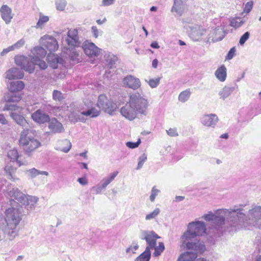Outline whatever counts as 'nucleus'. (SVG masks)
<instances>
[{"label": "nucleus", "mask_w": 261, "mask_h": 261, "mask_svg": "<svg viewBox=\"0 0 261 261\" xmlns=\"http://www.w3.org/2000/svg\"><path fill=\"white\" fill-rule=\"evenodd\" d=\"M175 198L176 201H180L184 199V197L181 196H176Z\"/></svg>", "instance_id": "64"}, {"label": "nucleus", "mask_w": 261, "mask_h": 261, "mask_svg": "<svg viewBox=\"0 0 261 261\" xmlns=\"http://www.w3.org/2000/svg\"><path fill=\"white\" fill-rule=\"evenodd\" d=\"M148 106L147 99L136 92L129 95L128 100L120 108V113L126 119L133 121L138 115L146 116Z\"/></svg>", "instance_id": "3"}, {"label": "nucleus", "mask_w": 261, "mask_h": 261, "mask_svg": "<svg viewBox=\"0 0 261 261\" xmlns=\"http://www.w3.org/2000/svg\"><path fill=\"white\" fill-rule=\"evenodd\" d=\"M110 59H107V62H109L110 67H111L114 63L116 60V57L113 55H109Z\"/></svg>", "instance_id": "60"}, {"label": "nucleus", "mask_w": 261, "mask_h": 261, "mask_svg": "<svg viewBox=\"0 0 261 261\" xmlns=\"http://www.w3.org/2000/svg\"><path fill=\"white\" fill-rule=\"evenodd\" d=\"M23 108L16 105L6 103L4 108V111H11L10 116L18 125L22 127L28 125L27 121L25 119L22 113Z\"/></svg>", "instance_id": "10"}, {"label": "nucleus", "mask_w": 261, "mask_h": 261, "mask_svg": "<svg viewBox=\"0 0 261 261\" xmlns=\"http://www.w3.org/2000/svg\"><path fill=\"white\" fill-rule=\"evenodd\" d=\"M77 180L82 186H85L88 184V180L85 177L79 178Z\"/></svg>", "instance_id": "59"}, {"label": "nucleus", "mask_w": 261, "mask_h": 261, "mask_svg": "<svg viewBox=\"0 0 261 261\" xmlns=\"http://www.w3.org/2000/svg\"><path fill=\"white\" fill-rule=\"evenodd\" d=\"M8 158L10 160V162L13 164H16L17 166H20L23 164L20 160V156L18 155L17 149L13 148L10 150L7 154Z\"/></svg>", "instance_id": "27"}, {"label": "nucleus", "mask_w": 261, "mask_h": 261, "mask_svg": "<svg viewBox=\"0 0 261 261\" xmlns=\"http://www.w3.org/2000/svg\"><path fill=\"white\" fill-rule=\"evenodd\" d=\"M158 64V60L156 59H154L152 62V67L153 68H156Z\"/></svg>", "instance_id": "63"}, {"label": "nucleus", "mask_w": 261, "mask_h": 261, "mask_svg": "<svg viewBox=\"0 0 261 261\" xmlns=\"http://www.w3.org/2000/svg\"><path fill=\"white\" fill-rule=\"evenodd\" d=\"M160 190L157 189L155 186L153 187L151 190V194L149 196V199L151 202H154L156 196L160 193Z\"/></svg>", "instance_id": "48"}, {"label": "nucleus", "mask_w": 261, "mask_h": 261, "mask_svg": "<svg viewBox=\"0 0 261 261\" xmlns=\"http://www.w3.org/2000/svg\"><path fill=\"white\" fill-rule=\"evenodd\" d=\"M250 37V33L248 32L245 33L240 38L239 43L240 45H243L245 42L249 39Z\"/></svg>", "instance_id": "54"}, {"label": "nucleus", "mask_w": 261, "mask_h": 261, "mask_svg": "<svg viewBox=\"0 0 261 261\" xmlns=\"http://www.w3.org/2000/svg\"><path fill=\"white\" fill-rule=\"evenodd\" d=\"M0 124L3 125H8V121L3 114H0Z\"/></svg>", "instance_id": "57"}, {"label": "nucleus", "mask_w": 261, "mask_h": 261, "mask_svg": "<svg viewBox=\"0 0 261 261\" xmlns=\"http://www.w3.org/2000/svg\"><path fill=\"white\" fill-rule=\"evenodd\" d=\"M62 59L59 58L57 55L54 54H49L47 56V61L50 66L54 69L57 68L58 64L60 63Z\"/></svg>", "instance_id": "30"}, {"label": "nucleus", "mask_w": 261, "mask_h": 261, "mask_svg": "<svg viewBox=\"0 0 261 261\" xmlns=\"http://www.w3.org/2000/svg\"><path fill=\"white\" fill-rule=\"evenodd\" d=\"M106 190L101 184L99 182L96 185L93 186L91 188L92 191H93L94 194H99L101 193L103 190Z\"/></svg>", "instance_id": "47"}, {"label": "nucleus", "mask_w": 261, "mask_h": 261, "mask_svg": "<svg viewBox=\"0 0 261 261\" xmlns=\"http://www.w3.org/2000/svg\"><path fill=\"white\" fill-rule=\"evenodd\" d=\"M237 208H239L238 206ZM240 213L243 214V216L240 217V214L236 213L234 216V221L237 222L238 225L234 226V230H237L241 227H247L249 226H254L259 227L261 225V206H256L249 211L248 217L242 212V208H239Z\"/></svg>", "instance_id": "6"}, {"label": "nucleus", "mask_w": 261, "mask_h": 261, "mask_svg": "<svg viewBox=\"0 0 261 261\" xmlns=\"http://www.w3.org/2000/svg\"><path fill=\"white\" fill-rule=\"evenodd\" d=\"M97 105L99 108L104 110L109 114L112 113L117 109L116 104L109 100L104 94L99 96Z\"/></svg>", "instance_id": "12"}, {"label": "nucleus", "mask_w": 261, "mask_h": 261, "mask_svg": "<svg viewBox=\"0 0 261 261\" xmlns=\"http://www.w3.org/2000/svg\"><path fill=\"white\" fill-rule=\"evenodd\" d=\"M215 75L220 82H223L227 77V69L224 65H221L215 72Z\"/></svg>", "instance_id": "29"}, {"label": "nucleus", "mask_w": 261, "mask_h": 261, "mask_svg": "<svg viewBox=\"0 0 261 261\" xmlns=\"http://www.w3.org/2000/svg\"><path fill=\"white\" fill-rule=\"evenodd\" d=\"M55 5L57 10L63 11L67 5V2L66 0H55Z\"/></svg>", "instance_id": "43"}, {"label": "nucleus", "mask_w": 261, "mask_h": 261, "mask_svg": "<svg viewBox=\"0 0 261 261\" xmlns=\"http://www.w3.org/2000/svg\"><path fill=\"white\" fill-rule=\"evenodd\" d=\"M79 47H67L65 53L70 57V59L76 63L81 62L82 53L77 50Z\"/></svg>", "instance_id": "23"}, {"label": "nucleus", "mask_w": 261, "mask_h": 261, "mask_svg": "<svg viewBox=\"0 0 261 261\" xmlns=\"http://www.w3.org/2000/svg\"><path fill=\"white\" fill-rule=\"evenodd\" d=\"M115 0H102V5L103 6H108L114 4Z\"/></svg>", "instance_id": "61"}, {"label": "nucleus", "mask_w": 261, "mask_h": 261, "mask_svg": "<svg viewBox=\"0 0 261 261\" xmlns=\"http://www.w3.org/2000/svg\"><path fill=\"white\" fill-rule=\"evenodd\" d=\"M147 155L145 153H143L141 156L139 157L138 163L136 168L137 170H139L143 167V165L147 160Z\"/></svg>", "instance_id": "46"}, {"label": "nucleus", "mask_w": 261, "mask_h": 261, "mask_svg": "<svg viewBox=\"0 0 261 261\" xmlns=\"http://www.w3.org/2000/svg\"><path fill=\"white\" fill-rule=\"evenodd\" d=\"M218 121L219 118L215 114H204L200 118L201 124L207 127L214 128Z\"/></svg>", "instance_id": "17"}, {"label": "nucleus", "mask_w": 261, "mask_h": 261, "mask_svg": "<svg viewBox=\"0 0 261 261\" xmlns=\"http://www.w3.org/2000/svg\"><path fill=\"white\" fill-rule=\"evenodd\" d=\"M166 132L170 137H175L178 136L176 128H170L169 129L166 130Z\"/></svg>", "instance_id": "52"}, {"label": "nucleus", "mask_w": 261, "mask_h": 261, "mask_svg": "<svg viewBox=\"0 0 261 261\" xmlns=\"http://www.w3.org/2000/svg\"><path fill=\"white\" fill-rule=\"evenodd\" d=\"M253 2L250 1L247 2L244 8L243 11L242 13V14L243 15L244 13L248 14L252 10L253 7Z\"/></svg>", "instance_id": "51"}, {"label": "nucleus", "mask_w": 261, "mask_h": 261, "mask_svg": "<svg viewBox=\"0 0 261 261\" xmlns=\"http://www.w3.org/2000/svg\"><path fill=\"white\" fill-rule=\"evenodd\" d=\"M139 248V245L137 241H133L131 245L126 249V254L128 256H132L136 253Z\"/></svg>", "instance_id": "41"}, {"label": "nucleus", "mask_w": 261, "mask_h": 261, "mask_svg": "<svg viewBox=\"0 0 261 261\" xmlns=\"http://www.w3.org/2000/svg\"><path fill=\"white\" fill-rule=\"evenodd\" d=\"M196 252L187 251L180 255L177 261H191L197 257V251Z\"/></svg>", "instance_id": "32"}, {"label": "nucleus", "mask_w": 261, "mask_h": 261, "mask_svg": "<svg viewBox=\"0 0 261 261\" xmlns=\"http://www.w3.org/2000/svg\"><path fill=\"white\" fill-rule=\"evenodd\" d=\"M49 20V17L48 16L44 15L40 13L39 15L38 20L35 27V28L42 29Z\"/></svg>", "instance_id": "34"}, {"label": "nucleus", "mask_w": 261, "mask_h": 261, "mask_svg": "<svg viewBox=\"0 0 261 261\" xmlns=\"http://www.w3.org/2000/svg\"><path fill=\"white\" fill-rule=\"evenodd\" d=\"M0 13L2 19L6 24H9L13 17L12 9L7 5H3L0 8Z\"/></svg>", "instance_id": "19"}, {"label": "nucleus", "mask_w": 261, "mask_h": 261, "mask_svg": "<svg viewBox=\"0 0 261 261\" xmlns=\"http://www.w3.org/2000/svg\"><path fill=\"white\" fill-rule=\"evenodd\" d=\"M153 248H154V252L153 253V256L157 257L160 255L162 252H163V251L164 250V244L162 242H160L159 244V246L156 247L155 246Z\"/></svg>", "instance_id": "45"}, {"label": "nucleus", "mask_w": 261, "mask_h": 261, "mask_svg": "<svg viewBox=\"0 0 261 261\" xmlns=\"http://www.w3.org/2000/svg\"><path fill=\"white\" fill-rule=\"evenodd\" d=\"M234 91V88L229 86H224L219 92V95L220 98L222 100H225Z\"/></svg>", "instance_id": "33"}, {"label": "nucleus", "mask_w": 261, "mask_h": 261, "mask_svg": "<svg viewBox=\"0 0 261 261\" xmlns=\"http://www.w3.org/2000/svg\"><path fill=\"white\" fill-rule=\"evenodd\" d=\"M46 51L41 46H35L31 51L29 57L23 55H17L14 60L16 64L29 73L34 71L35 66L38 65L41 69H45L47 67V64L42 59L46 55Z\"/></svg>", "instance_id": "5"}, {"label": "nucleus", "mask_w": 261, "mask_h": 261, "mask_svg": "<svg viewBox=\"0 0 261 261\" xmlns=\"http://www.w3.org/2000/svg\"><path fill=\"white\" fill-rule=\"evenodd\" d=\"M191 95V91L190 89H186L179 93L178 97V100L182 103H185L190 99Z\"/></svg>", "instance_id": "38"}, {"label": "nucleus", "mask_w": 261, "mask_h": 261, "mask_svg": "<svg viewBox=\"0 0 261 261\" xmlns=\"http://www.w3.org/2000/svg\"><path fill=\"white\" fill-rule=\"evenodd\" d=\"M7 194L10 197L14 198L23 204L26 210L29 212L35 208V205L38 201V197L25 195L17 188L12 186L11 184L7 187Z\"/></svg>", "instance_id": "7"}, {"label": "nucleus", "mask_w": 261, "mask_h": 261, "mask_svg": "<svg viewBox=\"0 0 261 261\" xmlns=\"http://www.w3.org/2000/svg\"><path fill=\"white\" fill-rule=\"evenodd\" d=\"M150 46L151 47H152L153 48L158 49L160 47V46L159 45L158 43L156 41L152 42L151 43Z\"/></svg>", "instance_id": "62"}, {"label": "nucleus", "mask_w": 261, "mask_h": 261, "mask_svg": "<svg viewBox=\"0 0 261 261\" xmlns=\"http://www.w3.org/2000/svg\"><path fill=\"white\" fill-rule=\"evenodd\" d=\"M82 47L85 54L90 58L98 57L101 51V49L89 40L85 41L82 45Z\"/></svg>", "instance_id": "13"}, {"label": "nucleus", "mask_w": 261, "mask_h": 261, "mask_svg": "<svg viewBox=\"0 0 261 261\" xmlns=\"http://www.w3.org/2000/svg\"><path fill=\"white\" fill-rule=\"evenodd\" d=\"M71 147V142L67 139H64L58 142L56 149L67 153L70 150Z\"/></svg>", "instance_id": "28"}, {"label": "nucleus", "mask_w": 261, "mask_h": 261, "mask_svg": "<svg viewBox=\"0 0 261 261\" xmlns=\"http://www.w3.org/2000/svg\"><path fill=\"white\" fill-rule=\"evenodd\" d=\"M118 171H115L111 173L109 175L105 177L99 182L103 187L106 189L107 187L114 180L115 178L118 175Z\"/></svg>", "instance_id": "31"}, {"label": "nucleus", "mask_w": 261, "mask_h": 261, "mask_svg": "<svg viewBox=\"0 0 261 261\" xmlns=\"http://www.w3.org/2000/svg\"><path fill=\"white\" fill-rule=\"evenodd\" d=\"M240 210L235 206L229 209L218 210L215 213L208 212L204 214L202 218L205 221L211 222L215 225V228L220 230L224 227H231L230 230H234V226L238 225L237 222L234 221V216L236 213L240 214V217L243 216V214L240 213Z\"/></svg>", "instance_id": "4"}, {"label": "nucleus", "mask_w": 261, "mask_h": 261, "mask_svg": "<svg viewBox=\"0 0 261 261\" xmlns=\"http://www.w3.org/2000/svg\"><path fill=\"white\" fill-rule=\"evenodd\" d=\"M206 228L204 222L194 221L189 223L187 229L180 237V242L188 250H193L202 253L205 250L204 244L199 241L193 242V240L198 236L205 234Z\"/></svg>", "instance_id": "2"}, {"label": "nucleus", "mask_w": 261, "mask_h": 261, "mask_svg": "<svg viewBox=\"0 0 261 261\" xmlns=\"http://www.w3.org/2000/svg\"><path fill=\"white\" fill-rule=\"evenodd\" d=\"M32 119L39 124H43L49 121V116L41 110H38L32 114Z\"/></svg>", "instance_id": "20"}, {"label": "nucleus", "mask_w": 261, "mask_h": 261, "mask_svg": "<svg viewBox=\"0 0 261 261\" xmlns=\"http://www.w3.org/2000/svg\"><path fill=\"white\" fill-rule=\"evenodd\" d=\"M65 42L69 47H80L81 42L76 29H71L68 31Z\"/></svg>", "instance_id": "15"}, {"label": "nucleus", "mask_w": 261, "mask_h": 261, "mask_svg": "<svg viewBox=\"0 0 261 261\" xmlns=\"http://www.w3.org/2000/svg\"><path fill=\"white\" fill-rule=\"evenodd\" d=\"M161 77L154 79H149V80H145V81L149 85L151 88H156L160 84Z\"/></svg>", "instance_id": "42"}, {"label": "nucleus", "mask_w": 261, "mask_h": 261, "mask_svg": "<svg viewBox=\"0 0 261 261\" xmlns=\"http://www.w3.org/2000/svg\"><path fill=\"white\" fill-rule=\"evenodd\" d=\"M236 48L234 47H232L228 51V53L226 57V60L232 59L236 54Z\"/></svg>", "instance_id": "55"}, {"label": "nucleus", "mask_w": 261, "mask_h": 261, "mask_svg": "<svg viewBox=\"0 0 261 261\" xmlns=\"http://www.w3.org/2000/svg\"><path fill=\"white\" fill-rule=\"evenodd\" d=\"M28 176L32 178L36 177L38 175H44L45 176L48 175V173L45 171H39L35 168L30 169L27 171Z\"/></svg>", "instance_id": "40"}, {"label": "nucleus", "mask_w": 261, "mask_h": 261, "mask_svg": "<svg viewBox=\"0 0 261 261\" xmlns=\"http://www.w3.org/2000/svg\"><path fill=\"white\" fill-rule=\"evenodd\" d=\"M151 257V252L149 247H146L145 251L138 256L135 261H149Z\"/></svg>", "instance_id": "39"}, {"label": "nucleus", "mask_w": 261, "mask_h": 261, "mask_svg": "<svg viewBox=\"0 0 261 261\" xmlns=\"http://www.w3.org/2000/svg\"><path fill=\"white\" fill-rule=\"evenodd\" d=\"M123 84L125 87L133 90H136L141 86L140 80L133 75H128L123 80Z\"/></svg>", "instance_id": "18"}, {"label": "nucleus", "mask_w": 261, "mask_h": 261, "mask_svg": "<svg viewBox=\"0 0 261 261\" xmlns=\"http://www.w3.org/2000/svg\"><path fill=\"white\" fill-rule=\"evenodd\" d=\"M17 167L18 166L16 165V164H13L10 162V163H8L5 167V171L8 175V178L13 181H15L19 179V178L15 175V173L16 172Z\"/></svg>", "instance_id": "25"}, {"label": "nucleus", "mask_w": 261, "mask_h": 261, "mask_svg": "<svg viewBox=\"0 0 261 261\" xmlns=\"http://www.w3.org/2000/svg\"><path fill=\"white\" fill-rule=\"evenodd\" d=\"M6 78L12 80L14 79H22L24 77V72L17 68H12L5 73Z\"/></svg>", "instance_id": "22"}, {"label": "nucleus", "mask_w": 261, "mask_h": 261, "mask_svg": "<svg viewBox=\"0 0 261 261\" xmlns=\"http://www.w3.org/2000/svg\"><path fill=\"white\" fill-rule=\"evenodd\" d=\"M184 28L188 32L190 38L194 41H199L202 40L207 33L206 30L199 24L191 25L192 20L182 19Z\"/></svg>", "instance_id": "9"}, {"label": "nucleus", "mask_w": 261, "mask_h": 261, "mask_svg": "<svg viewBox=\"0 0 261 261\" xmlns=\"http://www.w3.org/2000/svg\"><path fill=\"white\" fill-rule=\"evenodd\" d=\"M39 43L45 47L50 52L56 51L59 48V44L56 38L50 35H45L39 40Z\"/></svg>", "instance_id": "14"}, {"label": "nucleus", "mask_w": 261, "mask_h": 261, "mask_svg": "<svg viewBox=\"0 0 261 261\" xmlns=\"http://www.w3.org/2000/svg\"><path fill=\"white\" fill-rule=\"evenodd\" d=\"M20 146L24 152L30 153L41 145L40 142L35 138L34 132L29 129H23L19 139Z\"/></svg>", "instance_id": "8"}, {"label": "nucleus", "mask_w": 261, "mask_h": 261, "mask_svg": "<svg viewBox=\"0 0 261 261\" xmlns=\"http://www.w3.org/2000/svg\"><path fill=\"white\" fill-rule=\"evenodd\" d=\"M25 41L24 39L22 38L17 41L15 43L11 45L13 50L18 49L22 47L25 44Z\"/></svg>", "instance_id": "50"}, {"label": "nucleus", "mask_w": 261, "mask_h": 261, "mask_svg": "<svg viewBox=\"0 0 261 261\" xmlns=\"http://www.w3.org/2000/svg\"><path fill=\"white\" fill-rule=\"evenodd\" d=\"M229 21L230 27L234 29H238L245 22V20L241 17H236L230 18Z\"/></svg>", "instance_id": "37"}, {"label": "nucleus", "mask_w": 261, "mask_h": 261, "mask_svg": "<svg viewBox=\"0 0 261 261\" xmlns=\"http://www.w3.org/2000/svg\"><path fill=\"white\" fill-rule=\"evenodd\" d=\"M22 98V94L13 93L12 94H8L6 95L4 97V99L7 102H18L21 100Z\"/></svg>", "instance_id": "35"}, {"label": "nucleus", "mask_w": 261, "mask_h": 261, "mask_svg": "<svg viewBox=\"0 0 261 261\" xmlns=\"http://www.w3.org/2000/svg\"><path fill=\"white\" fill-rule=\"evenodd\" d=\"M53 98L54 100L60 101L64 98V97L60 91L55 90L53 92Z\"/></svg>", "instance_id": "49"}, {"label": "nucleus", "mask_w": 261, "mask_h": 261, "mask_svg": "<svg viewBox=\"0 0 261 261\" xmlns=\"http://www.w3.org/2000/svg\"><path fill=\"white\" fill-rule=\"evenodd\" d=\"M226 23L222 21L212 29L206 37L207 42H215L222 40L226 35L225 25Z\"/></svg>", "instance_id": "11"}, {"label": "nucleus", "mask_w": 261, "mask_h": 261, "mask_svg": "<svg viewBox=\"0 0 261 261\" xmlns=\"http://www.w3.org/2000/svg\"><path fill=\"white\" fill-rule=\"evenodd\" d=\"M141 143V140L139 139L136 142H127L126 145L127 147L132 149H134L138 147Z\"/></svg>", "instance_id": "53"}, {"label": "nucleus", "mask_w": 261, "mask_h": 261, "mask_svg": "<svg viewBox=\"0 0 261 261\" xmlns=\"http://www.w3.org/2000/svg\"><path fill=\"white\" fill-rule=\"evenodd\" d=\"M186 5L184 1H174L173 5L171 9V12L175 16H181L185 12Z\"/></svg>", "instance_id": "21"}, {"label": "nucleus", "mask_w": 261, "mask_h": 261, "mask_svg": "<svg viewBox=\"0 0 261 261\" xmlns=\"http://www.w3.org/2000/svg\"><path fill=\"white\" fill-rule=\"evenodd\" d=\"M13 51V48H12L11 45L8 47L7 48H4L2 51L1 53V56H4L7 55L10 51Z\"/></svg>", "instance_id": "58"}, {"label": "nucleus", "mask_w": 261, "mask_h": 261, "mask_svg": "<svg viewBox=\"0 0 261 261\" xmlns=\"http://www.w3.org/2000/svg\"><path fill=\"white\" fill-rule=\"evenodd\" d=\"M92 33L93 34V36L95 38H97L99 35H100L101 32L99 31L96 27L93 26L91 28Z\"/></svg>", "instance_id": "56"}, {"label": "nucleus", "mask_w": 261, "mask_h": 261, "mask_svg": "<svg viewBox=\"0 0 261 261\" xmlns=\"http://www.w3.org/2000/svg\"><path fill=\"white\" fill-rule=\"evenodd\" d=\"M11 205L16 203L15 207L11 206L4 212V219L0 218V229L4 232L10 240H13L17 235V227L22 218V206L13 200Z\"/></svg>", "instance_id": "1"}, {"label": "nucleus", "mask_w": 261, "mask_h": 261, "mask_svg": "<svg viewBox=\"0 0 261 261\" xmlns=\"http://www.w3.org/2000/svg\"><path fill=\"white\" fill-rule=\"evenodd\" d=\"M25 87V84L21 81L11 82L8 85V90L11 93H17L21 91Z\"/></svg>", "instance_id": "26"}, {"label": "nucleus", "mask_w": 261, "mask_h": 261, "mask_svg": "<svg viewBox=\"0 0 261 261\" xmlns=\"http://www.w3.org/2000/svg\"><path fill=\"white\" fill-rule=\"evenodd\" d=\"M88 109L87 111H83L80 112V114L86 116H90L91 117H96L99 114V111L95 108L88 107Z\"/></svg>", "instance_id": "36"}, {"label": "nucleus", "mask_w": 261, "mask_h": 261, "mask_svg": "<svg viewBox=\"0 0 261 261\" xmlns=\"http://www.w3.org/2000/svg\"><path fill=\"white\" fill-rule=\"evenodd\" d=\"M48 128L53 133H61L64 130L63 125L56 118L49 119Z\"/></svg>", "instance_id": "24"}, {"label": "nucleus", "mask_w": 261, "mask_h": 261, "mask_svg": "<svg viewBox=\"0 0 261 261\" xmlns=\"http://www.w3.org/2000/svg\"><path fill=\"white\" fill-rule=\"evenodd\" d=\"M160 237L152 231L143 230L141 231V239L146 241L147 246L150 249L153 248L156 245V239Z\"/></svg>", "instance_id": "16"}, {"label": "nucleus", "mask_w": 261, "mask_h": 261, "mask_svg": "<svg viewBox=\"0 0 261 261\" xmlns=\"http://www.w3.org/2000/svg\"><path fill=\"white\" fill-rule=\"evenodd\" d=\"M159 208H155L152 212L147 214L145 216L146 220H150L155 218L160 213Z\"/></svg>", "instance_id": "44"}]
</instances>
